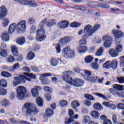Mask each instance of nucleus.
I'll return each instance as SVG.
<instances>
[{
  "instance_id": "obj_27",
  "label": "nucleus",
  "mask_w": 124,
  "mask_h": 124,
  "mask_svg": "<svg viewBox=\"0 0 124 124\" xmlns=\"http://www.w3.org/2000/svg\"><path fill=\"white\" fill-rule=\"evenodd\" d=\"M94 109L97 110L98 111H101L103 109L102 105L99 103H96L93 105Z\"/></svg>"
},
{
  "instance_id": "obj_46",
  "label": "nucleus",
  "mask_w": 124,
  "mask_h": 124,
  "mask_svg": "<svg viewBox=\"0 0 124 124\" xmlns=\"http://www.w3.org/2000/svg\"><path fill=\"white\" fill-rule=\"evenodd\" d=\"M28 23L30 25H34L35 24V19L33 17H30L28 19Z\"/></svg>"
},
{
  "instance_id": "obj_59",
  "label": "nucleus",
  "mask_w": 124,
  "mask_h": 124,
  "mask_svg": "<svg viewBox=\"0 0 124 124\" xmlns=\"http://www.w3.org/2000/svg\"><path fill=\"white\" fill-rule=\"evenodd\" d=\"M19 68H20V64H19V63H16L14 64L13 66L12 67L13 71H14V70H16L17 69H19Z\"/></svg>"
},
{
  "instance_id": "obj_14",
  "label": "nucleus",
  "mask_w": 124,
  "mask_h": 124,
  "mask_svg": "<svg viewBox=\"0 0 124 124\" xmlns=\"http://www.w3.org/2000/svg\"><path fill=\"white\" fill-rule=\"evenodd\" d=\"M69 26V22L66 20H62L58 23V27L60 29H66Z\"/></svg>"
},
{
  "instance_id": "obj_32",
  "label": "nucleus",
  "mask_w": 124,
  "mask_h": 124,
  "mask_svg": "<svg viewBox=\"0 0 124 124\" xmlns=\"http://www.w3.org/2000/svg\"><path fill=\"white\" fill-rule=\"evenodd\" d=\"M113 88L117 91H123L124 90V85H121L119 84H115L113 85Z\"/></svg>"
},
{
  "instance_id": "obj_20",
  "label": "nucleus",
  "mask_w": 124,
  "mask_h": 124,
  "mask_svg": "<svg viewBox=\"0 0 124 124\" xmlns=\"http://www.w3.org/2000/svg\"><path fill=\"white\" fill-rule=\"evenodd\" d=\"M16 29H17L16 24L13 23L11 25H10L9 27V32L10 34H12V33L14 32L15 30H16Z\"/></svg>"
},
{
  "instance_id": "obj_8",
  "label": "nucleus",
  "mask_w": 124,
  "mask_h": 124,
  "mask_svg": "<svg viewBox=\"0 0 124 124\" xmlns=\"http://www.w3.org/2000/svg\"><path fill=\"white\" fill-rule=\"evenodd\" d=\"M102 40L104 42L103 46L105 48H110L113 42V38L108 35H105L103 36Z\"/></svg>"
},
{
  "instance_id": "obj_25",
  "label": "nucleus",
  "mask_w": 124,
  "mask_h": 124,
  "mask_svg": "<svg viewBox=\"0 0 124 124\" xmlns=\"http://www.w3.org/2000/svg\"><path fill=\"white\" fill-rule=\"evenodd\" d=\"M25 43L26 40L24 37H20L16 39V43L19 44V45H24Z\"/></svg>"
},
{
  "instance_id": "obj_50",
  "label": "nucleus",
  "mask_w": 124,
  "mask_h": 124,
  "mask_svg": "<svg viewBox=\"0 0 124 124\" xmlns=\"http://www.w3.org/2000/svg\"><path fill=\"white\" fill-rule=\"evenodd\" d=\"M84 97L87 99H89L90 100L94 101L95 100V98L93 96V95L89 94H84Z\"/></svg>"
},
{
  "instance_id": "obj_55",
  "label": "nucleus",
  "mask_w": 124,
  "mask_h": 124,
  "mask_svg": "<svg viewBox=\"0 0 124 124\" xmlns=\"http://www.w3.org/2000/svg\"><path fill=\"white\" fill-rule=\"evenodd\" d=\"M95 95H96L97 96H99V97H100L101 98H103V99H104L105 100H107V97H106V96L104 95L103 94H101L99 93H95Z\"/></svg>"
},
{
  "instance_id": "obj_54",
  "label": "nucleus",
  "mask_w": 124,
  "mask_h": 124,
  "mask_svg": "<svg viewBox=\"0 0 124 124\" xmlns=\"http://www.w3.org/2000/svg\"><path fill=\"white\" fill-rule=\"evenodd\" d=\"M7 94V91L6 90L0 88V95H6Z\"/></svg>"
},
{
  "instance_id": "obj_62",
  "label": "nucleus",
  "mask_w": 124,
  "mask_h": 124,
  "mask_svg": "<svg viewBox=\"0 0 124 124\" xmlns=\"http://www.w3.org/2000/svg\"><path fill=\"white\" fill-rule=\"evenodd\" d=\"M15 61V59H14V57L12 56H9L7 58V61L8 62H13Z\"/></svg>"
},
{
  "instance_id": "obj_28",
  "label": "nucleus",
  "mask_w": 124,
  "mask_h": 124,
  "mask_svg": "<svg viewBox=\"0 0 124 124\" xmlns=\"http://www.w3.org/2000/svg\"><path fill=\"white\" fill-rule=\"evenodd\" d=\"M84 61L86 63H91L93 61V57L91 55L87 56L85 57Z\"/></svg>"
},
{
  "instance_id": "obj_52",
  "label": "nucleus",
  "mask_w": 124,
  "mask_h": 124,
  "mask_svg": "<svg viewBox=\"0 0 124 124\" xmlns=\"http://www.w3.org/2000/svg\"><path fill=\"white\" fill-rule=\"evenodd\" d=\"M60 104L62 108V107H65V106H67L68 104L67 101L62 100L60 101Z\"/></svg>"
},
{
  "instance_id": "obj_13",
  "label": "nucleus",
  "mask_w": 124,
  "mask_h": 124,
  "mask_svg": "<svg viewBox=\"0 0 124 124\" xmlns=\"http://www.w3.org/2000/svg\"><path fill=\"white\" fill-rule=\"evenodd\" d=\"M42 88L39 86H35V87L31 89V93L33 97L38 96V91H41Z\"/></svg>"
},
{
  "instance_id": "obj_39",
  "label": "nucleus",
  "mask_w": 124,
  "mask_h": 124,
  "mask_svg": "<svg viewBox=\"0 0 124 124\" xmlns=\"http://www.w3.org/2000/svg\"><path fill=\"white\" fill-rule=\"evenodd\" d=\"M103 53V47H100L96 52V56L97 57H101L102 56V54Z\"/></svg>"
},
{
  "instance_id": "obj_17",
  "label": "nucleus",
  "mask_w": 124,
  "mask_h": 124,
  "mask_svg": "<svg viewBox=\"0 0 124 124\" xmlns=\"http://www.w3.org/2000/svg\"><path fill=\"white\" fill-rule=\"evenodd\" d=\"M116 46H115V51L117 53H121L123 52V45L121 44V42H115Z\"/></svg>"
},
{
  "instance_id": "obj_37",
  "label": "nucleus",
  "mask_w": 124,
  "mask_h": 124,
  "mask_svg": "<svg viewBox=\"0 0 124 124\" xmlns=\"http://www.w3.org/2000/svg\"><path fill=\"white\" fill-rule=\"evenodd\" d=\"M57 24V21L55 19L50 20L49 21L47 22L46 26L50 28L52 27V26H54V25H56Z\"/></svg>"
},
{
  "instance_id": "obj_19",
  "label": "nucleus",
  "mask_w": 124,
  "mask_h": 124,
  "mask_svg": "<svg viewBox=\"0 0 124 124\" xmlns=\"http://www.w3.org/2000/svg\"><path fill=\"white\" fill-rule=\"evenodd\" d=\"M11 51L13 53L15 57H17L19 55L18 52V48L16 47L15 45H13L11 46Z\"/></svg>"
},
{
  "instance_id": "obj_4",
  "label": "nucleus",
  "mask_w": 124,
  "mask_h": 124,
  "mask_svg": "<svg viewBox=\"0 0 124 124\" xmlns=\"http://www.w3.org/2000/svg\"><path fill=\"white\" fill-rule=\"evenodd\" d=\"M99 29H100V25L97 24L94 26L93 28L91 24L85 26L84 28L83 38H89Z\"/></svg>"
},
{
  "instance_id": "obj_42",
  "label": "nucleus",
  "mask_w": 124,
  "mask_h": 124,
  "mask_svg": "<svg viewBox=\"0 0 124 124\" xmlns=\"http://www.w3.org/2000/svg\"><path fill=\"white\" fill-rule=\"evenodd\" d=\"M0 86L2 88H6L7 87V82L5 79H1L0 80Z\"/></svg>"
},
{
  "instance_id": "obj_23",
  "label": "nucleus",
  "mask_w": 124,
  "mask_h": 124,
  "mask_svg": "<svg viewBox=\"0 0 124 124\" xmlns=\"http://www.w3.org/2000/svg\"><path fill=\"white\" fill-rule=\"evenodd\" d=\"M119 52L116 51V50L113 49H110L109 50V54L112 58H116L119 56Z\"/></svg>"
},
{
  "instance_id": "obj_3",
  "label": "nucleus",
  "mask_w": 124,
  "mask_h": 124,
  "mask_svg": "<svg viewBox=\"0 0 124 124\" xmlns=\"http://www.w3.org/2000/svg\"><path fill=\"white\" fill-rule=\"evenodd\" d=\"M39 110L36 108L35 105L30 103H25L22 107V113L26 116H31V114H37Z\"/></svg>"
},
{
  "instance_id": "obj_56",
  "label": "nucleus",
  "mask_w": 124,
  "mask_h": 124,
  "mask_svg": "<svg viewBox=\"0 0 124 124\" xmlns=\"http://www.w3.org/2000/svg\"><path fill=\"white\" fill-rule=\"evenodd\" d=\"M79 45H86L87 44V40L86 39H80L78 42Z\"/></svg>"
},
{
  "instance_id": "obj_1",
  "label": "nucleus",
  "mask_w": 124,
  "mask_h": 124,
  "mask_svg": "<svg viewBox=\"0 0 124 124\" xmlns=\"http://www.w3.org/2000/svg\"><path fill=\"white\" fill-rule=\"evenodd\" d=\"M72 74H73V72L71 71H66L63 72L62 77L64 81L69 85H72L78 88L83 87V85L85 84V81L78 78L72 79L71 77Z\"/></svg>"
},
{
  "instance_id": "obj_5",
  "label": "nucleus",
  "mask_w": 124,
  "mask_h": 124,
  "mask_svg": "<svg viewBox=\"0 0 124 124\" xmlns=\"http://www.w3.org/2000/svg\"><path fill=\"white\" fill-rule=\"evenodd\" d=\"M16 97L19 100H24L28 94H27V89L23 86H18L16 88Z\"/></svg>"
},
{
  "instance_id": "obj_63",
  "label": "nucleus",
  "mask_w": 124,
  "mask_h": 124,
  "mask_svg": "<svg viewBox=\"0 0 124 124\" xmlns=\"http://www.w3.org/2000/svg\"><path fill=\"white\" fill-rule=\"evenodd\" d=\"M112 120L113 124H116L117 123V115L113 114L112 116Z\"/></svg>"
},
{
  "instance_id": "obj_21",
  "label": "nucleus",
  "mask_w": 124,
  "mask_h": 124,
  "mask_svg": "<svg viewBox=\"0 0 124 124\" xmlns=\"http://www.w3.org/2000/svg\"><path fill=\"white\" fill-rule=\"evenodd\" d=\"M82 76L85 79V80H87L92 76V72L89 70H85L84 75L81 74Z\"/></svg>"
},
{
  "instance_id": "obj_36",
  "label": "nucleus",
  "mask_w": 124,
  "mask_h": 124,
  "mask_svg": "<svg viewBox=\"0 0 124 124\" xmlns=\"http://www.w3.org/2000/svg\"><path fill=\"white\" fill-rule=\"evenodd\" d=\"M10 122H11V123H12V124H19V123H20L21 124H29V123L26 121H17L16 120H15L13 118H11L10 119Z\"/></svg>"
},
{
  "instance_id": "obj_35",
  "label": "nucleus",
  "mask_w": 124,
  "mask_h": 124,
  "mask_svg": "<svg viewBox=\"0 0 124 124\" xmlns=\"http://www.w3.org/2000/svg\"><path fill=\"white\" fill-rule=\"evenodd\" d=\"M97 79H98V78L97 77H93V76H91L88 79H87V81H89V82H91L92 83H95L97 81Z\"/></svg>"
},
{
  "instance_id": "obj_7",
  "label": "nucleus",
  "mask_w": 124,
  "mask_h": 124,
  "mask_svg": "<svg viewBox=\"0 0 124 124\" xmlns=\"http://www.w3.org/2000/svg\"><path fill=\"white\" fill-rule=\"evenodd\" d=\"M39 30L37 31L36 40L37 41L41 42L44 39H45L46 35H44L45 34V30H44L43 25L42 24L39 25Z\"/></svg>"
},
{
  "instance_id": "obj_48",
  "label": "nucleus",
  "mask_w": 124,
  "mask_h": 124,
  "mask_svg": "<svg viewBox=\"0 0 124 124\" xmlns=\"http://www.w3.org/2000/svg\"><path fill=\"white\" fill-rule=\"evenodd\" d=\"M98 7H100L101 8H109L110 6L108 4H103V3H99L97 4Z\"/></svg>"
},
{
  "instance_id": "obj_45",
  "label": "nucleus",
  "mask_w": 124,
  "mask_h": 124,
  "mask_svg": "<svg viewBox=\"0 0 124 124\" xmlns=\"http://www.w3.org/2000/svg\"><path fill=\"white\" fill-rule=\"evenodd\" d=\"M1 105L5 107L9 106L10 103H9V101L5 99H3L1 102Z\"/></svg>"
},
{
  "instance_id": "obj_18",
  "label": "nucleus",
  "mask_w": 124,
  "mask_h": 124,
  "mask_svg": "<svg viewBox=\"0 0 124 124\" xmlns=\"http://www.w3.org/2000/svg\"><path fill=\"white\" fill-rule=\"evenodd\" d=\"M77 51L79 54H84L88 51V47L86 46H79L77 48Z\"/></svg>"
},
{
  "instance_id": "obj_43",
  "label": "nucleus",
  "mask_w": 124,
  "mask_h": 124,
  "mask_svg": "<svg viewBox=\"0 0 124 124\" xmlns=\"http://www.w3.org/2000/svg\"><path fill=\"white\" fill-rule=\"evenodd\" d=\"M1 75L3 77H5L6 78H8L9 77H11V74L7 72H5V71L1 72Z\"/></svg>"
},
{
  "instance_id": "obj_51",
  "label": "nucleus",
  "mask_w": 124,
  "mask_h": 124,
  "mask_svg": "<svg viewBox=\"0 0 124 124\" xmlns=\"http://www.w3.org/2000/svg\"><path fill=\"white\" fill-rule=\"evenodd\" d=\"M70 26L72 28H78V27H80L81 26V24L78 22H72L71 23Z\"/></svg>"
},
{
  "instance_id": "obj_41",
  "label": "nucleus",
  "mask_w": 124,
  "mask_h": 124,
  "mask_svg": "<svg viewBox=\"0 0 124 124\" xmlns=\"http://www.w3.org/2000/svg\"><path fill=\"white\" fill-rule=\"evenodd\" d=\"M88 5L90 7H92V8H96V7H98L97 4H96V3H95L94 1L88 2Z\"/></svg>"
},
{
  "instance_id": "obj_31",
  "label": "nucleus",
  "mask_w": 124,
  "mask_h": 124,
  "mask_svg": "<svg viewBox=\"0 0 124 124\" xmlns=\"http://www.w3.org/2000/svg\"><path fill=\"white\" fill-rule=\"evenodd\" d=\"M36 103L39 107L43 106V99L40 97H38L36 99Z\"/></svg>"
},
{
  "instance_id": "obj_58",
  "label": "nucleus",
  "mask_w": 124,
  "mask_h": 124,
  "mask_svg": "<svg viewBox=\"0 0 124 124\" xmlns=\"http://www.w3.org/2000/svg\"><path fill=\"white\" fill-rule=\"evenodd\" d=\"M0 55L1 57H6L7 55V51L5 49H2L0 52Z\"/></svg>"
},
{
  "instance_id": "obj_22",
  "label": "nucleus",
  "mask_w": 124,
  "mask_h": 124,
  "mask_svg": "<svg viewBox=\"0 0 124 124\" xmlns=\"http://www.w3.org/2000/svg\"><path fill=\"white\" fill-rule=\"evenodd\" d=\"M50 62L51 66L56 67L59 64V59L51 58Z\"/></svg>"
},
{
  "instance_id": "obj_34",
  "label": "nucleus",
  "mask_w": 124,
  "mask_h": 124,
  "mask_svg": "<svg viewBox=\"0 0 124 124\" xmlns=\"http://www.w3.org/2000/svg\"><path fill=\"white\" fill-rule=\"evenodd\" d=\"M34 57H35L34 53L32 52H30L27 55V59L29 61H31V60H33V59H34Z\"/></svg>"
},
{
  "instance_id": "obj_26",
  "label": "nucleus",
  "mask_w": 124,
  "mask_h": 124,
  "mask_svg": "<svg viewBox=\"0 0 124 124\" xmlns=\"http://www.w3.org/2000/svg\"><path fill=\"white\" fill-rule=\"evenodd\" d=\"M110 67H112V69H117L118 67V61L116 60H113L110 62Z\"/></svg>"
},
{
  "instance_id": "obj_29",
  "label": "nucleus",
  "mask_w": 124,
  "mask_h": 124,
  "mask_svg": "<svg viewBox=\"0 0 124 124\" xmlns=\"http://www.w3.org/2000/svg\"><path fill=\"white\" fill-rule=\"evenodd\" d=\"M46 117H51L54 115V111L48 108L46 110Z\"/></svg>"
},
{
  "instance_id": "obj_6",
  "label": "nucleus",
  "mask_w": 124,
  "mask_h": 124,
  "mask_svg": "<svg viewBox=\"0 0 124 124\" xmlns=\"http://www.w3.org/2000/svg\"><path fill=\"white\" fill-rule=\"evenodd\" d=\"M72 40H73V38L70 36H65L61 38L60 40V42L56 47L57 53H61V46H64V44H68Z\"/></svg>"
},
{
  "instance_id": "obj_9",
  "label": "nucleus",
  "mask_w": 124,
  "mask_h": 124,
  "mask_svg": "<svg viewBox=\"0 0 124 124\" xmlns=\"http://www.w3.org/2000/svg\"><path fill=\"white\" fill-rule=\"evenodd\" d=\"M16 26V31H17V32L25 31L27 29V22L26 20L20 21Z\"/></svg>"
},
{
  "instance_id": "obj_57",
  "label": "nucleus",
  "mask_w": 124,
  "mask_h": 124,
  "mask_svg": "<svg viewBox=\"0 0 124 124\" xmlns=\"http://www.w3.org/2000/svg\"><path fill=\"white\" fill-rule=\"evenodd\" d=\"M8 24H9V19L8 18H5L3 20V22L2 23L3 27H7L8 26Z\"/></svg>"
},
{
  "instance_id": "obj_44",
  "label": "nucleus",
  "mask_w": 124,
  "mask_h": 124,
  "mask_svg": "<svg viewBox=\"0 0 124 124\" xmlns=\"http://www.w3.org/2000/svg\"><path fill=\"white\" fill-rule=\"evenodd\" d=\"M26 5H30V6H31L32 7L37 6V4H36L34 1H28V0L27 2H26Z\"/></svg>"
},
{
  "instance_id": "obj_49",
  "label": "nucleus",
  "mask_w": 124,
  "mask_h": 124,
  "mask_svg": "<svg viewBox=\"0 0 124 124\" xmlns=\"http://www.w3.org/2000/svg\"><path fill=\"white\" fill-rule=\"evenodd\" d=\"M91 67L95 70H97L99 68V66H98V64L96 62H93L91 63Z\"/></svg>"
},
{
  "instance_id": "obj_38",
  "label": "nucleus",
  "mask_w": 124,
  "mask_h": 124,
  "mask_svg": "<svg viewBox=\"0 0 124 124\" xmlns=\"http://www.w3.org/2000/svg\"><path fill=\"white\" fill-rule=\"evenodd\" d=\"M103 67L106 69H109L111 67V61H108L103 65Z\"/></svg>"
},
{
  "instance_id": "obj_24",
  "label": "nucleus",
  "mask_w": 124,
  "mask_h": 124,
  "mask_svg": "<svg viewBox=\"0 0 124 124\" xmlns=\"http://www.w3.org/2000/svg\"><path fill=\"white\" fill-rule=\"evenodd\" d=\"M1 38L5 42H8L9 40V34L7 32H5L1 34Z\"/></svg>"
},
{
  "instance_id": "obj_64",
  "label": "nucleus",
  "mask_w": 124,
  "mask_h": 124,
  "mask_svg": "<svg viewBox=\"0 0 124 124\" xmlns=\"http://www.w3.org/2000/svg\"><path fill=\"white\" fill-rule=\"evenodd\" d=\"M83 121L84 122L86 123H89L90 121H91V119L90 118V117L88 116H85L83 117Z\"/></svg>"
},
{
  "instance_id": "obj_33",
  "label": "nucleus",
  "mask_w": 124,
  "mask_h": 124,
  "mask_svg": "<svg viewBox=\"0 0 124 124\" xmlns=\"http://www.w3.org/2000/svg\"><path fill=\"white\" fill-rule=\"evenodd\" d=\"M71 106L73 109H76L80 106V103L77 101H74L71 103Z\"/></svg>"
},
{
  "instance_id": "obj_11",
  "label": "nucleus",
  "mask_w": 124,
  "mask_h": 124,
  "mask_svg": "<svg viewBox=\"0 0 124 124\" xmlns=\"http://www.w3.org/2000/svg\"><path fill=\"white\" fill-rule=\"evenodd\" d=\"M51 76H56V75H53L50 73H46L43 74L41 75L40 77V80L42 81V84L43 85H47L49 84L48 82V80L47 79H45V77H51Z\"/></svg>"
},
{
  "instance_id": "obj_10",
  "label": "nucleus",
  "mask_w": 124,
  "mask_h": 124,
  "mask_svg": "<svg viewBox=\"0 0 124 124\" xmlns=\"http://www.w3.org/2000/svg\"><path fill=\"white\" fill-rule=\"evenodd\" d=\"M64 58H72L74 57V51L70 49V46H67L62 50Z\"/></svg>"
},
{
  "instance_id": "obj_60",
  "label": "nucleus",
  "mask_w": 124,
  "mask_h": 124,
  "mask_svg": "<svg viewBox=\"0 0 124 124\" xmlns=\"http://www.w3.org/2000/svg\"><path fill=\"white\" fill-rule=\"evenodd\" d=\"M117 79L118 82L120 83V84H124V77H120L117 78Z\"/></svg>"
},
{
  "instance_id": "obj_53",
  "label": "nucleus",
  "mask_w": 124,
  "mask_h": 124,
  "mask_svg": "<svg viewBox=\"0 0 124 124\" xmlns=\"http://www.w3.org/2000/svg\"><path fill=\"white\" fill-rule=\"evenodd\" d=\"M109 93H112L114 95H117V96H119L118 93H119L117 91H116L114 89H113L112 88L109 89Z\"/></svg>"
},
{
  "instance_id": "obj_16",
  "label": "nucleus",
  "mask_w": 124,
  "mask_h": 124,
  "mask_svg": "<svg viewBox=\"0 0 124 124\" xmlns=\"http://www.w3.org/2000/svg\"><path fill=\"white\" fill-rule=\"evenodd\" d=\"M6 12H7V10L5 6H1L0 7V19H2L6 16Z\"/></svg>"
},
{
  "instance_id": "obj_61",
  "label": "nucleus",
  "mask_w": 124,
  "mask_h": 124,
  "mask_svg": "<svg viewBox=\"0 0 124 124\" xmlns=\"http://www.w3.org/2000/svg\"><path fill=\"white\" fill-rule=\"evenodd\" d=\"M117 107L118 108V109H121V110H124V103H119L117 104Z\"/></svg>"
},
{
  "instance_id": "obj_40",
  "label": "nucleus",
  "mask_w": 124,
  "mask_h": 124,
  "mask_svg": "<svg viewBox=\"0 0 124 124\" xmlns=\"http://www.w3.org/2000/svg\"><path fill=\"white\" fill-rule=\"evenodd\" d=\"M74 122V120L72 119V118L70 117L69 118H65L64 123L65 124H70L71 123H73Z\"/></svg>"
},
{
  "instance_id": "obj_30",
  "label": "nucleus",
  "mask_w": 124,
  "mask_h": 124,
  "mask_svg": "<svg viewBox=\"0 0 124 124\" xmlns=\"http://www.w3.org/2000/svg\"><path fill=\"white\" fill-rule=\"evenodd\" d=\"M91 115L93 118L94 119H98L99 118V112L98 111H96L95 110L93 111L91 113Z\"/></svg>"
},
{
  "instance_id": "obj_12",
  "label": "nucleus",
  "mask_w": 124,
  "mask_h": 124,
  "mask_svg": "<svg viewBox=\"0 0 124 124\" xmlns=\"http://www.w3.org/2000/svg\"><path fill=\"white\" fill-rule=\"evenodd\" d=\"M111 32L114 37L116 39L122 38V37H123V35H124L123 31L120 30H113L111 31Z\"/></svg>"
},
{
  "instance_id": "obj_2",
  "label": "nucleus",
  "mask_w": 124,
  "mask_h": 124,
  "mask_svg": "<svg viewBox=\"0 0 124 124\" xmlns=\"http://www.w3.org/2000/svg\"><path fill=\"white\" fill-rule=\"evenodd\" d=\"M23 74L24 76L19 75L18 77L14 78V80H15L13 82L14 87H17V86L20 85V84H24V83H26V80L31 82V79H36V76L33 74L24 73ZM30 78H31V79Z\"/></svg>"
},
{
  "instance_id": "obj_47",
  "label": "nucleus",
  "mask_w": 124,
  "mask_h": 124,
  "mask_svg": "<svg viewBox=\"0 0 124 124\" xmlns=\"http://www.w3.org/2000/svg\"><path fill=\"white\" fill-rule=\"evenodd\" d=\"M75 8L77 10H80V11H86L87 10L86 7L84 6H78L75 7Z\"/></svg>"
},
{
  "instance_id": "obj_15",
  "label": "nucleus",
  "mask_w": 124,
  "mask_h": 124,
  "mask_svg": "<svg viewBox=\"0 0 124 124\" xmlns=\"http://www.w3.org/2000/svg\"><path fill=\"white\" fill-rule=\"evenodd\" d=\"M102 105L105 106V107L108 108V109H111L112 110H115V109L117 108V106H115V104L111 103L109 102L104 101L102 103Z\"/></svg>"
}]
</instances>
